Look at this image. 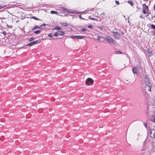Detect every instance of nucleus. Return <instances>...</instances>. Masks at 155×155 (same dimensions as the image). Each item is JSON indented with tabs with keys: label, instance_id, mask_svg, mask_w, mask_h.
Returning a JSON list of instances; mask_svg holds the SVG:
<instances>
[{
	"label": "nucleus",
	"instance_id": "obj_20",
	"mask_svg": "<svg viewBox=\"0 0 155 155\" xmlns=\"http://www.w3.org/2000/svg\"><path fill=\"white\" fill-rule=\"evenodd\" d=\"M41 32V31L40 30H37L34 31V33L35 34H38L40 33Z\"/></svg>",
	"mask_w": 155,
	"mask_h": 155
},
{
	"label": "nucleus",
	"instance_id": "obj_3",
	"mask_svg": "<svg viewBox=\"0 0 155 155\" xmlns=\"http://www.w3.org/2000/svg\"><path fill=\"white\" fill-rule=\"evenodd\" d=\"M86 84L87 85H90L92 84L93 82V80L90 78H88L86 79L85 81Z\"/></svg>",
	"mask_w": 155,
	"mask_h": 155
},
{
	"label": "nucleus",
	"instance_id": "obj_38",
	"mask_svg": "<svg viewBox=\"0 0 155 155\" xmlns=\"http://www.w3.org/2000/svg\"><path fill=\"white\" fill-rule=\"evenodd\" d=\"M140 18H144V17H143L142 16V15H140Z\"/></svg>",
	"mask_w": 155,
	"mask_h": 155
},
{
	"label": "nucleus",
	"instance_id": "obj_39",
	"mask_svg": "<svg viewBox=\"0 0 155 155\" xmlns=\"http://www.w3.org/2000/svg\"><path fill=\"white\" fill-rule=\"evenodd\" d=\"M153 8H154V10L155 11V4H154V5Z\"/></svg>",
	"mask_w": 155,
	"mask_h": 155
},
{
	"label": "nucleus",
	"instance_id": "obj_19",
	"mask_svg": "<svg viewBox=\"0 0 155 155\" xmlns=\"http://www.w3.org/2000/svg\"><path fill=\"white\" fill-rule=\"evenodd\" d=\"M82 12H78V11H75V10H74V14H79V13H82Z\"/></svg>",
	"mask_w": 155,
	"mask_h": 155
},
{
	"label": "nucleus",
	"instance_id": "obj_22",
	"mask_svg": "<svg viewBox=\"0 0 155 155\" xmlns=\"http://www.w3.org/2000/svg\"><path fill=\"white\" fill-rule=\"evenodd\" d=\"M48 36L49 37L52 38L53 36V35L51 33L49 34L48 35Z\"/></svg>",
	"mask_w": 155,
	"mask_h": 155
},
{
	"label": "nucleus",
	"instance_id": "obj_15",
	"mask_svg": "<svg viewBox=\"0 0 155 155\" xmlns=\"http://www.w3.org/2000/svg\"><path fill=\"white\" fill-rule=\"evenodd\" d=\"M148 1L149 0H144V1H145L146 2L147 4H148V5H149L150 3V1L148 2Z\"/></svg>",
	"mask_w": 155,
	"mask_h": 155
},
{
	"label": "nucleus",
	"instance_id": "obj_25",
	"mask_svg": "<svg viewBox=\"0 0 155 155\" xmlns=\"http://www.w3.org/2000/svg\"><path fill=\"white\" fill-rule=\"evenodd\" d=\"M34 19H35L36 20H40L38 18H36V17H35V16H33L32 17Z\"/></svg>",
	"mask_w": 155,
	"mask_h": 155
},
{
	"label": "nucleus",
	"instance_id": "obj_31",
	"mask_svg": "<svg viewBox=\"0 0 155 155\" xmlns=\"http://www.w3.org/2000/svg\"><path fill=\"white\" fill-rule=\"evenodd\" d=\"M74 38L75 39H78V35H75L74 36Z\"/></svg>",
	"mask_w": 155,
	"mask_h": 155
},
{
	"label": "nucleus",
	"instance_id": "obj_18",
	"mask_svg": "<svg viewBox=\"0 0 155 155\" xmlns=\"http://www.w3.org/2000/svg\"><path fill=\"white\" fill-rule=\"evenodd\" d=\"M127 2L129 4H130L131 6H133V2H132V1H128Z\"/></svg>",
	"mask_w": 155,
	"mask_h": 155
},
{
	"label": "nucleus",
	"instance_id": "obj_17",
	"mask_svg": "<svg viewBox=\"0 0 155 155\" xmlns=\"http://www.w3.org/2000/svg\"><path fill=\"white\" fill-rule=\"evenodd\" d=\"M147 52L150 56H151L152 55L151 52L149 50L147 49Z\"/></svg>",
	"mask_w": 155,
	"mask_h": 155
},
{
	"label": "nucleus",
	"instance_id": "obj_41",
	"mask_svg": "<svg viewBox=\"0 0 155 155\" xmlns=\"http://www.w3.org/2000/svg\"><path fill=\"white\" fill-rule=\"evenodd\" d=\"M155 35V32H154V34H153V35Z\"/></svg>",
	"mask_w": 155,
	"mask_h": 155
},
{
	"label": "nucleus",
	"instance_id": "obj_23",
	"mask_svg": "<svg viewBox=\"0 0 155 155\" xmlns=\"http://www.w3.org/2000/svg\"><path fill=\"white\" fill-rule=\"evenodd\" d=\"M34 39V37H31L29 39V41H33Z\"/></svg>",
	"mask_w": 155,
	"mask_h": 155
},
{
	"label": "nucleus",
	"instance_id": "obj_40",
	"mask_svg": "<svg viewBox=\"0 0 155 155\" xmlns=\"http://www.w3.org/2000/svg\"><path fill=\"white\" fill-rule=\"evenodd\" d=\"M45 24H43L42 25H41V27H42L43 26H44V25H45Z\"/></svg>",
	"mask_w": 155,
	"mask_h": 155
},
{
	"label": "nucleus",
	"instance_id": "obj_14",
	"mask_svg": "<svg viewBox=\"0 0 155 155\" xmlns=\"http://www.w3.org/2000/svg\"><path fill=\"white\" fill-rule=\"evenodd\" d=\"M85 37L84 36L78 35V39H82Z\"/></svg>",
	"mask_w": 155,
	"mask_h": 155
},
{
	"label": "nucleus",
	"instance_id": "obj_24",
	"mask_svg": "<svg viewBox=\"0 0 155 155\" xmlns=\"http://www.w3.org/2000/svg\"><path fill=\"white\" fill-rule=\"evenodd\" d=\"M115 53L116 54H121L122 53V52H121L120 51H116L115 52Z\"/></svg>",
	"mask_w": 155,
	"mask_h": 155
},
{
	"label": "nucleus",
	"instance_id": "obj_32",
	"mask_svg": "<svg viewBox=\"0 0 155 155\" xmlns=\"http://www.w3.org/2000/svg\"><path fill=\"white\" fill-rule=\"evenodd\" d=\"M88 27L89 28H91L92 27L91 25H89L88 26Z\"/></svg>",
	"mask_w": 155,
	"mask_h": 155
},
{
	"label": "nucleus",
	"instance_id": "obj_27",
	"mask_svg": "<svg viewBox=\"0 0 155 155\" xmlns=\"http://www.w3.org/2000/svg\"><path fill=\"white\" fill-rule=\"evenodd\" d=\"M143 9V13L144 14H145L147 13V12L148 11H146V10H145V9Z\"/></svg>",
	"mask_w": 155,
	"mask_h": 155
},
{
	"label": "nucleus",
	"instance_id": "obj_1",
	"mask_svg": "<svg viewBox=\"0 0 155 155\" xmlns=\"http://www.w3.org/2000/svg\"><path fill=\"white\" fill-rule=\"evenodd\" d=\"M153 101L152 103L150 102V104H149L147 107V114H149V115H150V114H149L150 112H152V114H151V117L152 118V119H151V120L152 121L155 122V118L153 115L154 114L153 112L155 111V101L153 100Z\"/></svg>",
	"mask_w": 155,
	"mask_h": 155
},
{
	"label": "nucleus",
	"instance_id": "obj_10",
	"mask_svg": "<svg viewBox=\"0 0 155 155\" xmlns=\"http://www.w3.org/2000/svg\"><path fill=\"white\" fill-rule=\"evenodd\" d=\"M54 29V30H61L62 29L61 28L59 27V26H57L56 27H55Z\"/></svg>",
	"mask_w": 155,
	"mask_h": 155
},
{
	"label": "nucleus",
	"instance_id": "obj_13",
	"mask_svg": "<svg viewBox=\"0 0 155 155\" xmlns=\"http://www.w3.org/2000/svg\"><path fill=\"white\" fill-rule=\"evenodd\" d=\"M64 34V33L62 31H60L58 32V35H60L61 36L63 35Z\"/></svg>",
	"mask_w": 155,
	"mask_h": 155
},
{
	"label": "nucleus",
	"instance_id": "obj_8",
	"mask_svg": "<svg viewBox=\"0 0 155 155\" xmlns=\"http://www.w3.org/2000/svg\"><path fill=\"white\" fill-rule=\"evenodd\" d=\"M143 9H145L146 10V11H148V7L145 4H143Z\"/></svg>",
	"mask_w": 155,
	"mask_h": 155
},
{
	"label": "nucleus",
	"instance_id": "obj_4",
	"mask_svg": "<svg viewBox=\"0 0 155 155\" xmlns=\"http://www.w3.org/2000/svg\"><path fill=\"white\" fill-rule=\"evenodd\" d=\"M113 36L116 39H119L120 34L117 32L113 31Z\"/></svg>",
	"mask_w": 155,
	"mask_h": 155
},
{
	"label": "nucleus",
	"instance_id": "obj_30",
	"mask_svg": "<svg viewBox=\"0 0 155 155\" xmlns=\"http://www.w3.org/2000/svg\"><path fill=\"white\" fill-rule=\"evenodd\" d=\"M116 4L117 5H119V2L117 1H115Z\"/></svg>",
	"mask_w": 155,
	"mask_h": 155
},
{
	"label": "nucleus",
	"instance_id": "obj_11",
	"mask_svg": "<svg viewBox=\"0 0 155 155\" xmlns=\"http://www.w3.org/2000/svg\"><path fill=\"white\" fill-rule=\"evenodd\" d=\"M61 24L64 27H66L68 25V24L66 23L63 22Z\"/></svg>",
	"mask_w": 155,
	"mask_h": 155
},
{
	"label": "nucleus",
	"instance_id": "obj_37",
	"mask_svg": "<svg viewBox=\"0 0 155 155\" xmlns=\"http://www.w3.org/2000/svg\"><path fill=\"white\" fill-rule=\"evenodd\" d=\"M79 18H82V19H83V18H82L81 16V15H80V16H79ZM83 19H84L83 18Z\"/></svg>",
	"mask_w": 155,
	"mask_h": 155
},
{
	"label": "nucleus",
	"instance_id": "obj_6",
	"mask_svg": "<svg viewBox=\"0 0 155 155\" xmlns=\"http://www.w3.org/2000/svg\"><path fill=\"white\" fill-rule=\"evenodd\" d=\"M40 42V41L39 40H38L36 41H34L33 42H31V43L28 44L27 45H28V46H31L32 45H36L38 43Z\"/></svg>",
	"mask_w": 155,
	"mask_h": 155
},
{
	"label": "nucleus",
	"instance_id": "obj_29",
	"mask_svg": "<svg viewBox=\"0 0 155 155\" xmlns=\"http://www.w3.org/2000/svg\"><path fill=\"white\" fill-rule=\"evenodd\" d=\"M90 19L93 20H97V19H96L94 18H90Z\"/></svg>",
	"mask_w": 155,
	"mask_h": 155
},
{
	"label": "nucleus",
	"instance_id": "obj_9",
	"mask_svg": "<svg viewBox=\"0 0 155 155\" xmlns=\"http://www.w3.org/2000/svg\"><path fill=\"white\" fill-rule=\"evenodd\" d=\"M67 11L70 13L74 14V10H70L69 9L67 10Z\"/></svg>",
	"mask_w": 155,
	"mask_h": 155
},
{
	"label": "nucleus",
	"instance_id": "obj_12",
	"mask_svg": "<svg viewBox=\"0 0 155 155\" xmlns=\"http://www.w3.org/2000/svg\"><path fill=\"white\" fill-rule=\"evenodd\" d=\"M40 28V27L37 25L33 27V28H32V30H34L35 29H37L38 28Z\"/></svg>",
	"mask_w": 155,
	"mask_h": 155
},
{
	"label": "nucleus",
	"instance_id": "obj_28",
	"mask_svg": "<svg viewBox=\"0 0 155 155\" xmlns=\"http://www.w3.org/2000/svg\"><path fill=\"white\" fill-rule=\"evenodd\" d=\"M86 29L84 28H82L81 29V30L82 31H86Z\"/></svg>",
	"mask_w": 155,
	"mask_h": 155
},
{
	"label": "nucleus",
	"instance_id": "obj_2",
	"mask_svg": "<svg viewBox=\"0 0 155 155\" xmlns=\"http://www.w3.org/2000/svg\"><path fill=\"white\" fill-rule=\"evenodd\" d=\"M144 81H145V84L146 86V88L149 91H151V87L152 86V83L149 81V78L147 76H144Z\"/></svg>",
	"mask_w": 155,
	"mask_h": 155
},
{
	"label": "nucleus",
	"instance_id": "obj_21",
	"mask_svg": "<svg viewBox=\"0 0 155 155\" xmlns=\"http://www.w3.org/2000/svg\"><path fill=\"white\" fill-rule=\"evenodd\" d=\"M53 36H54L56 37L58 36V32H55L53 34Z\"/></svg>",
	"mask_w": 155,
	"mask_h": 155
},
{
	"label": "nucleus",
	"instance_id": "obj_36",
	"mask_svg": "<svg viewBox=\"0 0 155 155\" xmlns=\"http://www.w3.org/2000/svg\"><path fill=\"white\" fill-rule=\"evenodd\" d=\"M2 33L4 34V35L5 36V31H3Z\"/></svg>",
	"mask_w": 155,
	"mask_h": 155
},
{
	"label": "nucleus",
	"instance_id": "obj_26",
	"mask_svg": "<svg viewBox=\"0 0 155 155\" xmlns=\"http://www.w3.org/2000/svg\"><path fill=\"white\" fill-rule=\"evenodd\" d=\"M151 26L152 28L155 29V25H154L153 24H152Z\"/></svg>",
	"mask_w": 155,
	"mask_h": 155
},
{
	"label": "nucleus",
	"instance_id": "obj_7",
	"mask_svg": "<svg viewBox=\"0 0 155 155\" xmlns=\"http://www.w3.org/2000/svg\"><path fill=\"white\" fill-rule=\"evenodd\" d=\"M132 71L134 74H137L138 73V70L137 68L136 67H134L133 68Z\"/></svg>",
	"mask_w": 155,
	"mask_h": 155
},
{
	"label": "nucleus",
	"instance_id": "obj_5",
	"mask_svg": "<svg viewBox=\"0 0 155 155\" xmlns=\"http://www.w3.org/2000/svg\"><path fill=\"white\" fill-rule=\"evenodd\" d=\"M105 39L109 43L113 42V40L111 37L107 36L105 37Z\"/></svg>",
	"mask_w": 155,
	"mask_h": 155
},
{
	"label": "nucleus",
	"instance_id": "obj_16",
	"mask_svg": "<svg viewBox=\"0 0 155 155\" xmlns=\"http://www.w3.org/2000/svg\"><path fill=\"white\" fill-rule=\"evenodd\" d=\"M51 13L52 14H56L58 13V12L57 11H51Z\"/></svg>",
	"mask_w": 155,
	"mask_h": 155
},
{
	"label": "nucleus",
	"instance_id": "obj_34",
	"mask_svg": "<svg viewBox=\"0 0 155 155\" xmlns=\"http://www.w3.org/2000/svg\"><path fill=\"white\" fill-rule=\"evenodd\" d=\"M74 36H70V38H71L73 39V38H74Z\"/></svg>",
	"mask_w": 155,
	"mask_h": 155
},
{
	"label": "nucleus",
	"instance_id": "obj_33",
	"mask_svg": "<svg viewBox=\"0 0 155 155\" xmlns=\"http://www.w3.org/2000/svg\"><path fill=\"white\" fill-rule=\"evenodd\" d=\"M101 37H100V36H98L97 37V40H99V39H100V38H101Z\"/></svg>",
	"mask_w": 155,
	"mask_h": 155
},
{
	"label": "nucleus",
	"instance_id": "obj_35",
	"mask_svg": "<svg viewBox=\"0 0 155 155\" xmlns=\"http://www.w3.org/2000/svg\"><path fill=\"white\" fill-rule=\"evenodd\" d=\"M4 7H5L4 6H0V9L4 8Z\"/></svg>",
	"mask_w": 155,
	"mask_h": 155
}]
</instances>
